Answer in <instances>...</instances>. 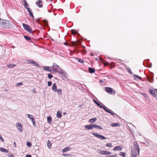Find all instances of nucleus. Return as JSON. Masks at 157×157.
<instances>
[{
	"mask_svg": "<svg viewBox=\"0 0 157 157\" xmlns=\"http://www.w3.org/2000/svg\"><path fill=\"white\" fill-rule=\"evenodd\" d=\"M101 82H103V81H102L101 80H100L99 82H100V83Z\"/></svg>",
	"mask_w": 157,
	"mask_h": 157,
	"instance_id": "052dcab7",
	"label": "nucleus"
},
{
	"mask_svg": "<svg viewBox=\"0 0 157 157\" xmlns=\"http://www.w3.org/2000/svg\"><path fill=\"white\" fill-rule=\"evenodd\" d=\"M52 90L55 92L57 91V86L56 83L53 84L52 86Z\"/></svg>",
	"mask_w": 157,
	"mask_h": 157,
	"instance_id": "f3484780",
	"label": "nucleus"
},
{
	"mask_svg": "<svg viewBox=\"0 0 157 157\" xmlns=\"http://www.w3.org/2000/svg\"><path fill=\"white\" fill-rule=\"evenodd\" d=\"M64 44L67 46L68 45V43H64Z\"/></svg>",
	"mask_w": 157,
	"mask_h": 157,
	"instance_id": "bf43d9fd",
	"label": "nucleus"
},
{
	"mask_svg": "<svg viewBox=\"0 0 157 157\" xmlns=\"http://www.w3.org/2000/svg\"><path fill=\"white\" fill-rule=\"evenodd\" d=\"M43 70L47 71H48L52 72V68L51 67L45 66L43 67Z\"/></svg>",
	"mask_w": 157,
	"mask_h": 157,
	"instance_id": "9b49d317",
	"label": "nucleus"
},
{
	"mask_svg": "<svg viewBox=\"0 0 157 157\" xmlns=\"http://www.w3.org/2000/svg\"><path fill=\"white\" fill-rule=\"evenodd\" d=\"M23 84V83L22 82H19L17 84L16 86H19Z\"/></svg>",
	"mask_w": 157,
	"mask_h": 157,
	"instance_id": "79ce46f5",
	"label": "nucleus"
},
{
	"mask_svg": "<svg viewBox=\"0 0 157 157\" xmlns=\"http://www.w3.org/2000/svg\"><path fill=\"white\" fill-rule=\"evenodd\" d=\"M148 80L150 82H152L153 80V77H148Z\"/></svg>",
	"mask_w": 157,
	"mask_h": 157,
	"instance_id": "72a5a7b5",
	"label": "nucleus"
},
{
	"mask_svg": "<svg viewBox=\"0 0 157 157\" xmlns=\"http://www.w3.org/2000/svg\"><path fill=\"white\" fill-rule=\"evenodd\" d=\"M110 125L113 127H114L115 126H120V124L119 123H112L110 124Z\"/></svg>",
	"mask_w": 157,
	"mask_h": 157,
	"instance_id": "aec40b11",
	"label": "nucleus"
},
{
	"mask_svg": "<svg viewBox=\"0 0 157 157\" xmlns=\"http://www.w3.org/2000/svg\"><path fill=\"white\" fill-rule=\"evenodd\" d=\"M122 150V147L120 146H116L113 148V150L116 151L117 150L121 151Z\"/></svg>",
	"mask_w": 157,
	"mask_h": 157,
	"instance_id": "4468645a",
	"label": "nucleus"
},
{
	"mask_svg": "<svg viewBox=\"0 0 157 157\" xmlns=\"http://www.w3.org/2000/svg\"><path fill=\"white\" fill-rule=\"evenodd\" d=\"M132 155L131 157H136L137 155H137V153H135L134 150H132V152H131Z\"/></svg>",
	"mask_w": 157,
	"mask_h": 157,
	"instance_id": "6ab92c4d",
	"label": "nucleus"
},
{
	"mask_svg": "<svg viewBox=\"0 0 157 157\" xmlns=\"http://www.w3.org/2000/svg\"><path fill=\"white\" fill-rule=\"evenodd\" d=\"M97 118L94 117L93 118L90 119L89 120V121L90 123H93L97 121Z\"/></svg>",
	"mask_w": 157,
	"mask_h": 157,
	"instance_id": "412c9836",
	"label": "nucleus"
},
{
	"mask_svg": "<svg viewBox=\"0 0 157 157\" xmlns=\"http://www.w3.org/2000/svg\"><path fill=\"white\" fill-rule=\"evenodd\" d=\"M34 61L32 59H31V60H28L26 61V62L27 63H31V64H32L33 63V61Z\"/></svg>",
	"mask_w": 157,
	"mask_h": 157,
	"instance_id": "4c0bfd02",
	"label": "nucleus"
},
{
	"mask_svg": "<svg viewBox=\"0 0 157 157\" xmlns=\"http://www.w3.org/2000/svg\"><path fill=\"white\" fill-rule=\"evenodd\" d=\"M8 156L9 157H14V155L13 154H8Z\"/></svg>",
	"mask_w": 157,
	"mask_h": 157,
	"instance_id": "8fccbe9b",
	"label": "nucleus"
},
{
	"mask_svg": "<svg viewBox=\"0 0 157 157\" xmlns=\"http://www.w3.org/2000/svg\"><path fill=\"white\" fill-rule=\"evenodd\" d=\"M32 92H33V93H36V90H35V89H34V88H33V90H32Z\"/></svg>",
	"mask_w": 157,
	"mask_h": 157,
	"instance_id": "3c124183",
	"label": "nucleus"
},
{
	"mask_svg": "<svg viewBox=\"0 0 157 157\" xmlns=\"http://www.w3.org/2000/svg\"><path fill=\"white\" fill-rule=\"evenodd\" d=\"M28 11L29 13V14L32 17L33 19H34V17L33 16V14L32 12V10L29 8H27Z\"/></svg>",
	"mask_w": 157,
	"mask_h": 157,
	"instance_id": "2eb2a0df",
	"label": "nucleus"
},
{
	"mask_svg": "<svg viewBox=\"0 0 157 157\" xmlns=\"http://www.w3.org/2000/svg\"><path fill=\"white\" fill-rule=\"evenodd\" d=\"M50 0V1H53V0Z\"/></svg>",
	"mask_w": 157,
	"mask_h": 157,
	"instance_id": "338daca9",
	"label": "nucleus"
},
{
	"mask_svg": "<svg viewBox=\"0 0 157 157\" xmlns=\"http://www.w3.org/2000/svg\"><path fill=\"white\" fill-rule=\"evenodd\" d=\"M133 144L134 146L131 148V152H132V150H134L135 153H137V155H139L140 154V148L138 143L137 142H134Z\"/></svg>",
	"mask_w": 157,
	"mask_h": 157,
	"instance_id": "f03ea898",
	"label": "nucleus"
},
{
	"mask_svg": "<svg viewBox=\"0 0 157 157\" xmlns=\"http://www.w3.org/2000/svg\"><path fill=\"white\" fill-rule=\"evenodd\" d=\"M107 151H104V155H107Z\"/></svg>",
	"mask_w": 157,
	"mask_h": 157,
	"instance_id": "6e6d98bb",
	"label": "nucleus"
},
{
	"mask_svg": "<svg viewBox=\"0 0 157 157\" xmlns=\"http://www.w3.org/2000/svg\"><path fill=\"white\" fill-rule=\"evenodd\" d=\"M104 151L100 150L99 153L100 154L104 155Z\"/></svg>",
	"mask_w": 157,
	"mask_h": 157,
	"instance_id": "37998d69",
	"label": "nucleus"
},
{
	"mask_svg": "<svg viewBox=\"0 0 157 157\" xmlns=\"http://www.w3.org/2000/svg\"><path fill=\"white\" fill-rule=\"evenodd\" d=\"M9 22L10 21L8 20L3 19L1 20H0V26H2L3 28H9L10 26Z\"/></svg>",
	"mask_w": 157,
	"mask_h": 157,
	"instance_id": "f257e3e1",
	"label": "nucleus"
},
{
	"mask_svg": "<svg viewBox=\"0 0 157 157\" xmlns=\"http://www.w3.org/2000/svg\"><path fill=\"white\" fill-rule=\"evenodd\" d=\"M47 145L49 148H50L51 147V143L49 140L47 142Z\"/></svg>",
	"mask_w": 157,
	"mask_h": 157,
	"instance_id": "cd10ccee",
	"label": "nucleus"
},
{
	"mask_svg": "<svg viewBox=\"0 0 157 157\" xmlns=\"http://www.w3.org/2000/svg\"><path fill=\"white\" fill-rule=\"evenodd\" d=\"M92 134L96 137L98 138L101 140L106 139V138L104 136L101 135H98L97 133L96 132H93Z\"/></svg>",
	"mask_w": 157,
	"mask_h": 157,
	"instance_id": "0eeeda50",
	"label": "nucleus"
},
{
	"mask_svg": "<svg viewBox=\"0 0 157 157\" xmlns=\"http://www.w3.org/2000/svg\"><path fill=\"white\" fill-rule=\"evenodd\" d=\"M42 2L41 0H38L36 1V4L38 5V7L40 8H42L43 7V6L42 4H40V3H42Z\"/></svg>",
	"mask_w": 157,
	"mask_h": 157,
	"instance_id": "dca6fc26",
	"label": "nucleus"
},
{
	"mask_svg": "<svg viewBox=\"0 0 157 157\" xmlns=\"http://www.w3.org/2000/svg\"><path fill=\"white\" fill-rule=\"evenodd\" d=\"M127 70L128 71V72L131 75L132 74V71H131V69L129 68H128L127 69Z\"/></svg>",
	"mask_w": 157,
	"mask_h": 157,
	"instance_id": "58836bf2",
	"label": "nucleus"
},
{
	"mask_svg": "<svg viewBox=\"0 0 157 157\" xmlns=\"http://www.w3.org/2000/svg\"><path fill=\"white\" fill-rule=\"evenodd\" d=\"M149 91L151 95L155 97H156L155 91V90L149 89Z\"/></svg>",
	"mask_w": 157,
	"mask_h": 157,
	"instance_id": "ddd939ff",
	"label": "nucleus"
},
{
	"mask_svg": "<svg viewBox=\"0 0 157 157\" xmlns=\"http://www.w3.org/2000/svg\"><path fill=\"white\" fill-rule=\"evenodd\" d=\"M66 114V112H64L63 113V114L64 115H65V114Z\"/></svg>",
	"mask_w": 157,
	"mask_h": 157,
	"instance_id": "680f3d73",
	"label": "nucleus"
},
{
	"mask_svg": "<svg viewBox=\"0 0 157 157\" xmlns=\"http://www.w3.org/2000/svg\"><path fill=\"white\" fill-rule=\"evenodd\" d=\"M26 144L29 147H31L32 146V144L30 142H27L26 143Z\"/></svg>",
	"mask_w": 157,
	"mask_h": 157,
	"instance_id": "c9c22d12",
	"label": "nucleus"
},
{
	"mask_svg": "<svg viewBox=\"0 0 157 157\" xmlns=\"http://www.w3.org/2000/svg\"><path fill=\"white\" fill-rule=\"evenodd\" d=\"M0 140L2 142H4V140L2 138L1 135L0 134Z\"/></svg>",
	"mask_w": 157,
	"mask_h": 157,
	"instance_id": "de8ad7c7",
	"label": "nucleus"
},
{
	"mask_svg": "<svg viewBox=\"0 0 157 157\" xmlns=\"http://www.w3.org/2000/svg\"><path fill=\"white\" fill-rule=\"evenodd\" d=\"M24 37L27 40H29L31 41V39L28 36H24Z\"/></svg>",
	"mask_w": 157,
	"mask_h": 157,
	"instance_id": "c756f323",
	"label": "nucleus"
},
{
	"mask_svg": "<svg viewBox=\"0 0 157 157\" xmlns=\"http://www.w3.org/2000/svg\"><path fill=\"white\" fill-rule=\"evenodd\" d=\"M16 65L13 64L12 63L9 64L8 65H7V66L10 68L13 67H14Z\"/></svg>",
	"mask_w": 157,
	"mask_h": 157,
	"instance_id": "2f4dec72",
	"label": "nucleus"
},
{
	"mask_svg": "<svg viewBox=\"0 0 157 157\" xmlns=\"http://www.w3.org/2000/svg\"><path fill=\"white\" fill-rule=\"evenodd\" d=\"M53 69L52 71L54 72H57L59 71V69H60L59 66L56 63H54L52 66Z\"/></svg>",
	"mask_w": 157,
	"mask_h": 157,
	"instance_id": "39448f33",
	"label": "nucleus"
},
{
	"mask_svg": "<svg viewBox=\"0 0 157 157\" xmlns=\"http://www.w3.org/2000/svg\"><path fill=\"white\" fill-rule=\"evenodd\" d=\"M56 116L58 118H60L62 117L61 112L59 111H58L57 113Z\"/></svg>",
	"mask_w": 157,
	"mask_h": 157,
	"instance_id": "a878e982",
	"label": "nucleus"
},
{
	"mask_svg": "<svg viewBox=\"0 0 157 157\" xmlns=\"http://www.w3.org/2000/svg\"><path fill=\"white\" fill-rule=\"evenodd\" d=\"M70 148L71 147H66L63 149V150H62V152L63 153H64L65 152L67 151H68L69 150Z\"/></svg>",
	"mask_w": 157,
	"mask_h": 157,
	"instance_id": "393cba45",
	"label": "nucleus"
},
{
	"mask_svg": "<svg viewBox=\"0 0 157 157\" xmlns=\"http://www.w3.org/2000/svg\"><path fill=\"white\" fill-rule=\"evenodd\" d=\"M39 18H38L37 19V21H38V20H39Z\"/></svg>",
	"mask_w": 157,
	"mask_h": 157,
	"instance_id": "0e129e2a",
	"label": "nucleus"
},
{
	"mask_svg": "<svg viewBox=\"0 0 157 157\" xmlns=\"http://www.w3.org/2000/svg\"><path fill=\"white\" fill-rule=\"evenodd\" d=\"M27 116L28 117L30 118V120L31 121L33 122V125H34V124L35 123V119L33 118V116L29 114H28Z\"/></svg>",
	"mask_w": 157,
	"mask_h": 157,
	"instance_id": "f8f14e48",
	"label": "nucleus"
},
{
	"mask_svg": "<svg viewBox=\"0 0 157 157\" xmlns=\"http://www.w3.org/2000/svg\"><path fill=\"white\" fill-rule=\"evenodd\" d=\"M133 77H135L134 78L135 80H136L137 79H139L140 80H141L142 79V78L141 77H140L137 75H134Z\"/></svg>",
	"mask_w": 157,
	"mask_h": 157,
	"instance_id": "bb28decb",
	"label": "nucleus"
},
{
	"mask_svg": "<svg viewBox=\"0 0 157 157\" xmlns=\"http://www.w3.org/2000/svg\"><path fill=\"white\" fill-rule=\"evenodd\" d=\"M43 23L45 26H48V22L47 21L45 20H43Z\"/></svg>",
	"mask_w": 157,
	"mask_h": 157,
	"instance_id": "473e14b6",
	"label": "nucleus"
},
{
	"mask_svg": "<svg viewBox=\"0 0 157 157\" xmlns=\"http://www.w3.org/2000/svg\"><path fill=\"white\" fill-rule=\"evenodd\" d=\"M155 90L156 91H157V89H155Z\"/></svg>",
	"mask_w": 157,
	"mask_h": 157,
	"instance_id": "69168bd1",
	"label": "nucleus"
},
{
	"mask_svg": "<svg viewBox=\"0 0 157 157\" xmlns=\"http://www.w3.org/2000/svg\"><path fill=\"white\" fill-rule=\"evenodd\" d=\"M33 63L32 64H33L35 66L38 67H40L39 65V64H37L36 62H35L34 61H33Z\"/></svg>",
	"mask_w": 157,
	"mask_h": 157,
	"instance_id": "f704fd0d",
	"label": "nucleus"
},
{
	"mask_svg": "<svg viewBox=\"0 0 157 157\" xmlns=\"http://www.w3.org/2000/svg\"><path fill=\"white\" fill-rule=\"evenodd\" d=\"M62 89H59L57 90V91L58 94L59 95H61L62 94Z\"/></svg>",
	"mask_w": 157,
	"mask_h": 157,
	"instance_id": "7c9ffc66",
	"label": "nucleus"
},
{
	"mask_svg": "<svg viewBox=\"0 0 157 157\" xmlns=\"http://www.w3.org/2000/svg\"><path fill=\"white\" fill-rule=\"evenodd\" d=\"M71 32L73 34H76L77 33V32L74 29L71 30Z\"/></svg>",
	"mask_w": 157,
	"mask_h": 157,
	"instance_id": "ea45409f",
	"label": "nucleus"
},
{
	"mask_svg": "<svg viewBox=\"0 0 157 157\" xmlns=\"http://www.w3.org/2000/svg\"><path fill=\"white\" fill-rule=\"evenodd\" d=\"M13 145H14V147H16V143H15V142H14L13 143Z\"/></svg>",
	"mask_w": 157,
	"mask_h": 157,
	"instance_id": "4d7b16f0",
	"label": "nucleus"
},
{
	"mask_svg": "<svg viewBox=\"0 0 157 157\" xmlns=\"http://www.w3.org/2000/svg\"><path fill=\"white\" fill-rule=\"evenodd\" d=\"M58 73H59L60 75H63L65 77L67 76V74L65 71H63L62 69H59V71L57 72Z\"/></svg>",
	"mask_w": 157,
	"mask_h": 157,
	"instance_id": "9d476101",
	"label": "nucleus"
},
{
	"mask_svg": "<svg viewBox=\"0 0 157 157\" xmlns=\"http://www.w3.org/2000/svg\"><path fill=\"white\" fill-rule=\"evenodd\" d=\"M48 78L50 79L51 78L53 77L52 75L50 73H49L48 75Z\"/></svg>",
	"mask_w": 157,
	"mask_h": 157,
	"instance_id": "c03bdc74",
	"label": "nucleus"
},
{
	"mask_svg": "<svg viewBox=\"0 0 157 157\" xmlns=\"http://www.w3.org/2000/svg\"><path fill=\"white\" fill-rule=\"evenodd\" d=\"M79 44H80V42H79Z\"/></svg>",
	"mask_w": 157,
	"mask_h": 157,
	"instance_id": "774afa93",
	"label": "nucleus"
},
{
	"mask_svg": "<svg viewBox=\"0 0 157 157\" xmlns=\"http://www.w3.org/2000/svg\"><path fill=\"white\" fill-rule=\"evenodd\" d=\"M105 90L107 93L110 94H114L115 93V91L110 87H106Z\"/></svg>",
	"mask_w": 157,
	"mask_h": 157,
	"instance_id": "6e6552de",
	"label": "nucleus"
},
{
	"mask_svg": "<svg viewBox=\"0 0 157 157\" xmlns=\"http://www.w3.org/2000/svg\"><path fill=\"white\" fill-rule=\"evenodd\" d=\"M0 140L2 142H4V140L2 138L1 135L0 134Z\"/></svg>",
	"mask_w": 157,
	"mask_h": 157,
	"instance_id": "09e8293b",
	"label": "nucleus"
},
{
	"mask_svg": "<svg viewBox=\"0 0 157 157\" xmlns=\"http://www.w3.org/2000/svg\"><path fill=\"white\" fill-rule=\"evenodd\" d=\"M52 82L51 81H49L48 82V86H51L52 84Z\"/></svg>",
	"mask_w": 157,
	"mask_h": 157,
	"instance_id": "49530a36",
	"label": "nucleus"
},
{
	"mask_svg": "<svg viewBox=\"0 0 157 157\" xmlns=\"http://www.w3.org/2000/svg\"><path fill=\"white\" fill-rule=\"evenodd\" d=\"M111 154V152L107 151V155H110Z\"/></svg>",
	"mask_w": 157,
	"mask_h": 157,
	"instance_id": "864d4df0",
	"label": "nucleus"
},
{
	"mask_svg": "<svg viewBox=\"0 0 157 157\" xmlns=\"http://www.w3.org/2000/svg\"><path fill=\"white\" fill-rule=\"evenodd\" d=\"M98 106L99 107L101 108H103V109L107 112L109 113L110 114H111L113 115H114L115 114H114L113 111L110 109H108L106 106H103L102 105H101L99 104V105H98Z\"/></svg>",
	"mask_w": 157,
	"mask_h": 157,
	"instance_id": "20e7f679",
	"label": "nucleus"
},
{
	"mask_svg": "<svg viewBox=\"0 0 157 157\" xmlns=\"http://www.w3.org/2000/svg\"><path fill=\"white\" fill-rule=\"evenodd\" d=\"M88 70L89 72L90 73H93L95 72V69L91 67H89L88 68Z\"/></svg>",
	"mask_w": 157,
	"mask_h": 157,
	"instance_id": "a211bd4d",
	"label": "nucleus"
},
{
	"mask_svg": "<svg viewBox=\"0 0 157 157\" xmlns=\"http://www.w3.org/2000/svg\"><path fill=\"white\" fill-rule=\"evenodd\" d=\"M90 55L91 56H92L94 55V54L92 53H91Z\"/></svg>",
	"mask_w": 157,
	"mask_h": 157,
	"instance_id": "e2e57ef3",
	"label": "nucleus"
},
{
	"mask_svg": "<svg viewBox=\"0 0 157 157\" xmlns=\"http://www.w3.org/2000/svg\"><path fill=\"white\" fill-rule=\"evenodd\" d=\"M78 61L82 63H83L84 62L83 59H78Z\"/></svg>",
	"mask_w": 157,
	"mask_h": 157,
	"instance_id": "e433bc0d",
	"label": "nucleus"
},
{
	"mask_svg": "<svg viewBox=\"0 0 157 157\" xmlns=\"http://www.w3.org/2000/svg\"><path fill=\"white\" fill-rule=\"evenodd\" d=\"M94 102L98 106V105H99V103H98L96 100L94 99L93 100Z\"/></svg>",
	"mask_w": 157,
	"mask_h": 157,
	"instance_id": "a18cd8bd",
	"label": "nucleus"
},
{
	"mask_svg": "<svg viewBox=\"0 0 157 157\" xmlns=\"http://www.w3.org/2000/svg\"><path fill=\"white\" fill-rule=\"evenodd\" d=\"M16 127L19 131L20 132H22L23 130L22 126L21 124L18 122L16 124Z\"/></svg>",
	"mask_w": 157,
	"mask_h": 157,
	"instance_id": "1a4fd4ad",
	"label": "nucleus"
},
{
	"mask_svg": "<svg viewBox=\"0 0 157 157\" xmlns=\"http://www.w3.org/2000/svg\"><path fill=\"white\" fill-rule=\"evenodd\" d=\"M26 157H32L31 156L29 155H27L26 156Z\"/></svg>",
	"mask_w": 157,
	"mask_h": 157,
	"instance_id": "5fc2aeb1",
	"label": "nucleus"
},
{
	"mask_svg": "<svg viewBox=\"0 0 157 157\" xmlns=\"http://www.w3.org/2000/svg\"><path fill=\"white\" fill-rule=\"evenodd\" d=\"M106 146L108 147H112V144L111 143H108L106 144Z\"/></svg>",
	"mask_w": 157,
	"mask_h": 157,
	"instance_id": "a19ab883",
	"label": "nucleus"
},
{
	"mask_svg": "<svg viewBox=\"0 0 157 157\" xmlns=\"http://www.w3.org/2000/svg\"><path fill=\"white\" fill-rule=\"evenodd\" d=\"M52 118L51 116H49L47 117V121L49 124H51L52 123Z\"/></svg>",
	"mask_w": 157,
	"mask_h": 157,
	"instance_id": "b1692460",
	"label": "nucleus"
},
{
	"mask_svg": "<svg viewBox=\"0 0 157 157\" xmlns=\"http://www.w3.org/2000/svg\"><path fill=\"white\" fill-rule=\"evenodd\" d=\"M119 155L123 157H125L126 156V154L124 152H121L119 154Z\"/></svg>",
	"mask_w": 157,
	"mask_h": 157,
	"instance_id": "c85d7f7f",
	"label": "nucleus"
},
{
	"mask_svg": "<svg viewBox=\"0 0 157 157\" xmlns=\"http://www.w3.org/2000/svg\"><path fill=\"white\" fill-rule=\"evenodd\" d=\"M24 2L23 3H24V6L25 8L27 9V8H28V6H29V5L27 3V2L25 0H23Z\"/></svg>",
	"mask_w": 157,
	"mask_h": 157,
	"instance_id": "4be33fe9",
	"label": "nucleus"
},
{
	"mask_svg": "<svg viewBox=\"0 0 157 157\" xmlns=\"http://www.w3.org/2000/svg\"><path fill=\"white\" fill-rule=\"evenodd\" d=\"M73 44L75 45H77V43H76L75 42H73Z\"/></svg>",
	"mask_w": 157,
	"mask_h": 157,
	"instance_id": "603ef678",
	"label": "nucleus"
},
{
	"mask_svg": "<svg viewBox=\"0 0 157 157\" xmlns=\"http://www.w3.org/2000/svg\"><path fill=\"white\" fill-rule=\"evenodd\" d=\"M85 128L87 130L92 129L94 128L101 130L103 129L101 126L97 124H91L89 125H85Z\"/></svg>",
	"mask_w": 157,
	"mask_h": 157,
	"instance_id": "7ed1b4c3",
	"label": "nucleus"
},
{
	"mask_svg": "<svg viewBox=\"0 0 157 157\" xmlns=\"http://www.w3.org/2000/svg\"><path fill=\"white\" fill-rule=\"evenodd\" d=\"M63 155H64V156H68L69 155L67 154H66V155L64 154Z\"/></svg>",
	"mask_w": 157,
	"mask_h": 157,
	"instance_id": "13d9d810",
	"label": "nucleus"
},
{
	"mask_svg": "<svg viewBox=\"0 0 157 157\" xmlns=\"http://www.w3.org/2000/svg\"><path fill=\"white\" fill-rule=\"evenodd\" d=\"M0 151L2 152H3L6 153L9 152L8 151L3 147H0Z\"/></svg>",
	"mask_w": 157,
	"mask_h": 157,
	"instance_id": "5701e85b",
	"label": "nucleus"
},
{
	"mask_svg": "<svg viewBox=\"0 0 157 157\" xmlns=\"http://www.w3.org/2000/svg\"><path fill=\"white\" fill-rule=\"evenodd\" d=\"M22 25L24 29L26 30L29 33H32V29L30 27H29L28 25L24 23Z\"/></svg>",
	"mask_w": 157,
	"mask_h": 157,
	"instance_id": "423d86ee",
	"label": "nucleus"
}]
</instances>
